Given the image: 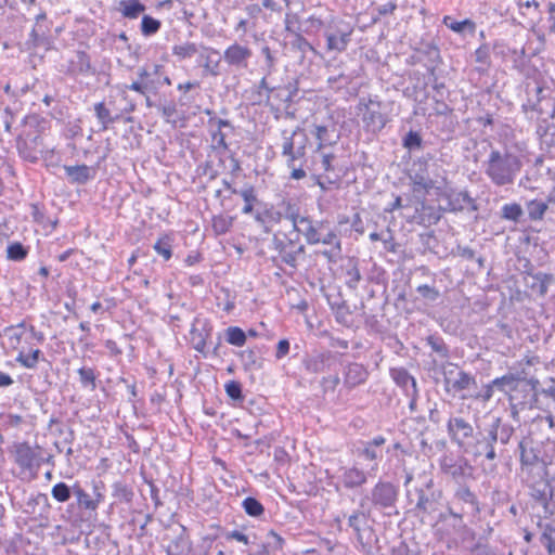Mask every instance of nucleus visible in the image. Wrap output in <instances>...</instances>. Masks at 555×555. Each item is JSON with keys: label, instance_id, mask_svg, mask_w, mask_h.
Segmentation results:
<instances>
[{"label": "nucleus", "instance_id": "9d476101", "mask_svg": "<svg viewBox=\"0 0 555 555\" xmlns=\"http://www.w3.org/2000/svg\"><path fill=\"white\" fill-rule=\"evenodd\" d=\"M40 447L33 448L27 441L14 442L9 452L21 473H28L33 478L37 477L43 459L39 453Z\"/></svg>", "mask_w": 555, "mask_h": 555}, {"label": "nucleus", "instance_id": "6ab92c4d", "mask_svg": "<svg viewBox=\"0 0 555 555\" xmlns=\"http://www.w3.org/2000/svg\"><path fill=\"white\" fill-rule=\"evenodd\" d=\"M352 31L353 29L345 23H340L335 27H330L325 31L327 50L344 52L351 41Z\"/></svg>", "mask_w": 555, "mask_h": 555}, {"label": "nucleus", "instance_id": "6e6552de", "mask_svg": "<svg viewBox=\"0 0 555 555\" xmlns=\"http://www.w3.org/2000/svg\"><path fill=\"white\" fill-rule=\"evenodd\" d=\"M260 88L268 89L267 106L274 108L275 105L281 103L286 104L289 107L298 95V80L287 79L286 82L276 83L274 77L267 79H260Z\"/></svg>", "mask_w": 555, "mask_h": 555}, {"label": "nucleus", "instance_id": "3c124183", "mask_svg": "<svg viewBox=\"0 0 555 555\" xmlns=\"http://www.w3.org/2000/svg\"><path fill=\"white\" fill-rule=\"evenodd\" d=\"M242 508L249 517L258 519L262 518L266 513L262 503L254 496L245 498L242 502Z\"/></svg>", "mask_w": 555, "mask_h": 555}, {"label": "nucleus", "instance_id": "e433bc0d", "mask_svg": "<svg viewBox=\"0 0 555 555\" xmlns=\"http://www.w3.org/2000/svg\"><path fill=\"white\" fill-rule=\"evenodd\" d=\"M339 228L340 233L353 241L360 240L365 232V224L359 214H354L351 221H341Z\"/></svg>", "mask_w": 555, "mask_h": 555}, {"label": "nucleus", "instance_id": "69168bd1", "mask_svg": "<svg viewBox=\"0 0 555 555\" xmlns=\"http://www.w3.org/2000/svg\"><path fill=\"white\" fill-rule=\"evenodd\" d=\"M59 261L64 262L70 260V264L81 266L83 264L86 257L85 254L78 248H69L66 251L57 256Z\"/></svg>", "mask_w": 555, "mask_h": 555}, {"label": "nucleus", "instance_id": "f8f14e48", "mask_svg": "<svg viewBox=\"0 0 555 555\" xmlns=\"http://www.w3.org/2000/svg\"><path fill=\"white\" fill-rule=\"evenodd\" d=\"M439 466L456 486L466 485L467 480L474 479L475 467L464 455L444 454L439 460Z\"/></svg>", "mask_w": 555, "mask_h": 555}, {"label": "nucleus", "instance_id": "ddd939ff", "mask_svg": "<svg viewBox=\"0 0 555 555\" xmlns=\"http://www.w3.org/2000/svg\"><path fill=\"white\" fill-rule=\"evenodd\" d=\"M211 541H203L194 545L186 528L182 526L181 532L173 538L166 547V555H209Z\"/></svg>", "mask_w": 555, "mask_h": 555}, {"label": "nucleus", "instance_id": "5fc2aeb1", "mask_svg": "<svg viewBox=\"0 0 555 555\" xmlns=\"http://www.w3.org/2000/svg\"><path fill=\"white\" fill-rule=\"evenodd\" d=\"M39 360H46L40 349H35L27 354L21 351L16 357V362L26 369H36Z\"/></svg>", "mask_w": 555, "mask_h": 555}, {"label": "nucleus", "instance_id": "c756f323", "mask_svg": "<svg viewBox=\"0 0 555 555\" xmlns=\"http://www.w3.org/2000/svg\"><path fill=\"white\" fill-rule=\"evenodd\" d=\"M525 285L531 289L532 294L538 296H545L548 286L555 282V276L553 274L538 272L535 274L528 273L524 278Z\"/></svg>", "mask_w": 555, "mask_h": 555}, {"label": "nucleus", "instance_id": "bb28decb", "mask_svg": "<svg viewBox=\"0 0 555 555\" xmlns=\"http://www.w3.org/2000/svg\"><path fill=\"white\" fill-rule=\"evenodd\" d=\"M137 75L144 83L149 94H156L162 87V66L152 64L138 69Z\"/></svg>", "mask_w": 555, "mask_h": 555}, {"label": "nucleus", "instance_id": "680f3d73", "mask_svg": "<svg viewBox=\"0 0 555 555\" xmlns=\"http://www.w3.org/2000/svg\"><path fill=\"white\" fill-rule=\"evenodd\" d=\"M275 216H278V214H275L273 209H268L266 207L263 209L258 207L254 212L255 220L266 230H268L269 224L279 222V217Z\"/></svg>", "mask_w": 555, "mask_h": 555}, {"label": "nucleus", "instance_id": "37998d69", "mask_svg": "<svg viewBox=\"0 0 555 555\" xmlns=\"http://www.w3.org/2000/svg\"><path fill=\"white\" fill-rule=\"evenodd\" d=\"M117 10L124 17L135 20L146 10V7L140 0H120Z\"/></svg>", "mask_w": 555, "mask_h": 555}, {"label": "nucleus", "instance_id": "39448f33", "mask_svg": "<svg viewBox=\"0 0 555 555\" xmlns=\"http://www.w3.org/2000/svg\"><path fill=\"white\" fill-rule=\"evenodd\" d=\"M399 491V486L396 483L379 479L360 500L359 507H367L371 512L377 511L388 517L397 515L399 513L397 507Z\"/></svg>", "mask_w": 555, "mask_h": 555}, {"label": "nucleus", "instance_id": "864d4df0", "mask_svg": "<svg viewBox=\"0 0 555 555\" xmlns=\"http://www.w3.org/2000/svg\"><path fill=\"white\" fill-rule=\"evenodd\" d=\"M77 373L79 375V382L83 388H88L91 391L95 390L98 378L95 369L82 366L78 369Z\"/></svg>", "mask_w": 555, "mask_h": 555}, {"label": "nucleus", "instance_id": "bf43d9fd", "mask_svg": "<svg viewBox=\"0 0 555 555\" xmlns=\"http://www.w3.org/2000/svg\"><path fill=\"white\" fill-rule=\"evenodd\" d=\"M29 544V540L25 539L22 533H14L4 542V553L7 555H17L24 544Z\"/></svg>", "mask_w": 555, "mask_h": 555}, {"label": "nucleus", "instance_id": "4c0bfd02", "mask_svg": "<svg viewBox=\"0 0 555 555\" xmlns=\"http://www.w3.org/2000/svg\"><path fill=\"white\" fill-rule=\"evenodd\" d=\"M260 53L263 56V62L260 66L261 78L270 79L273 77L274 72H276L279 63L278 51H273L269 46L264 44L261 47Z\"/></svg>", "mask_w": 555, "mask_h": 555}, {"label": "nucleus", "instance_id": "b1692460", "mask_svg": "<svg viewBox=\"0 0 555 555\" xmlns=\"http://www.w3.org/2000/svg\"><path fill=\"white\" fill-rule=\"evenodd\" d=\"M343 375L344 387L348 390H352L356 387L366 383L370 376V372L364 364L350 362L344 367Z\"/></svg>", "mask_w": 555, "mask_h": 555}, {"label": "nucleus", "instance_id": "c85d7f7f", "mask_svg": "<svg viewBox=\"0 0 555 555\" xmlns=\"http://www.w3.org/2000/svg\"><path fill=\"white\" fill-rule=\"evenodd\" d=\"M367 479L369 473L357 466L341 468L339 476L343 487L347 490L361 488L367 482Z\"/></svg>", "mask_w": 555, "mask_h": 555}, {"label": "nucleus", "instance_id": "13d9d810", "mask_svg": "<svg viewBox=\"0 0 555 555\" xmlns=\"http://www.w3.org/2000/svg\"><path fill=\"white\" fill-rule=\"evenodd\" d=\"M162 28V22L151 15H143L140 24L141 34L144 37L154 36Z\"/></svg>", "mask_w": 555, "mask_h": 555}, {"label": "nucleus", "instance_id": "0eeeda50", "mask_svg": "<svg viewBox=\"0 0 555 555\" xmlns=\"http://www.w3.org/2000/svg\"><path fill=\"white\" fill-rule=\"evenodd\" d=\"M370 516L371 511L367 507H359L352 511L347 519V525L357 539L359 551L366 555L373 553L374 544L378 541L373 527L369 524Z\"/></svg>", "mask_w": 555, "mask_h": 555}, {"label": "nucleus", "instance_id": "8fccbe9b", "mask_svg": "<svg viewBox=\"0 0 555 555\" xmlns=\"http://www.w3.org/2000/svg\"><path fill=\"white\" fill-rule=\"evenodd\" d=\"M201 51V44H196L195 42L185 41L180 44H175L172 47V54L177 56L180 61L191 59L195 54H198Z\"/></svg>", "mask_w": 555, "mask_h": 555}, {"label": "nucleus", "instance_id": "7c9ffc66", "mask_svg": "<svg viewBox=\"0 0 555 555\" xmlns=\"http://www.w3.org/2000/svg\"><path fill=\"white\" fill-rule=\"evenodd\" d=\"M362 122L366 132L377 134L385 128L388 117L380 111L366 106L362 115Z\"/></svg>", "mask_w": 555, "mask_h": 555}, {"label": "nucleus", "instance_id": "473e14b6", "mask_svg": "<svg viewBox=\"0 0 555 555\" xmlns=\"http://www.w3.org/2000/svg\"><path fill=\"white\" fill-rule=\"evenodd\" d=\"M312 134L318 140L315 152H319L327 146H333L339 141V133L334 125H314Z\"/></svg>", "mask_w": 555, "mask_h": 555}, {"label": "nucleus", "instance_id": "4d7b16f0", "mask_svg": "<svg viewBox=\"0 0 555 555\" xmlns=\"http://www.w3.org/2000/svg\"><path fill=\"white\" fill-rule=\"evenodd\" d=\"M293 51L299 52L301 59H305L307 52L315 53L313 46L302 36V33H296L289 42Z\"/></svg>", "mask_w": 555, "mask_h": 555}, {"label": "nucleus", "instance_id": "a211bd4d", "mask_svg": "<svg viewBox=\"0 0 555 555\" xmlns=\"http://www.w3.org/2000/svg\"><path fill=\"white\" fill-rule=\"evenodd\" d=\"M253 51L247 46L234 42L222 54V60L234 70H243L248 67Z\"/></svg>", "mask_w": 555, "mask_h": 555}, {"label": "nucleus", "instance_id": "58836bf2", "mask_svg": "<svg viewBox=\"0 0 555 555\" xmlns=\"http://www.w3.org/2000/svg\"><path fill=\"white\" fill-rule=\"evenodd\" d=\"M94 114L99 124L101 125V131L107 130L111 125L121 119V114H113L112 111L106 106L105 102H99L94 104Z\"/></svg>", "mask_w": 555, "mask_h": 555}, {"label": "nucleus", "instance_id": "a878e982", "mask_svg": "<svg viewBox=\"0 0 555 555\" xmlns=\"http://www.w3.org/2000/svg\"><path fill=\"white\" fill-rule=\"evenodd\" d=\"M441 206L439 208L427 204L424 199L417 201L414 207L412 220L418 224L431 225L437 223L441 218Z\"/></svg>", "mask_w": 555, "mask_h": 555}, {"label": "nucleus", "instance_id": "09e8293b", "mask_svg": "<svg viewBox=\"0 0 555 555\" xmlns=\"http://www.w3.org/2000/svg\"><path fill=\"white\" fill-rule=\"evenodd\" d=\"M112 495L119 503H131L134 496L132 488L124 481H115L112 485Z\"/></svg>", "mask_w": 555, "mask_h": 555}, {"label": "nucleus", "instance_id": "cd10ccee", "mask_svg": "<svg viewBox=\"0 0 555 555\" xmlns=\"http://www.w3.org/2000/svg\"><path fill=\"white\" fill-rule=\"evenodd\" d=\"M335 357L331 351L320 352L307 356L302 365L308 373L319 374L330 371L332 363H334Z\"/></svg>", "mask_w": 555, "mask_h": 555}, {"label": "nucleus", "instance_id": "72a5a7b5", "mask_svg": "<svg viewBox=\"0 0 555 555\" xmlns=\"http://www.w3.org/2000/svg\"><path fill=\"white\" fill-rule=\"evenodd\" d=\"M529 480L532 499L547 511L550 505H552L551 499H548L550 482L542 478L538 480L533 474L529 477Z\"/></svg>", "mask_w": 555, "mask_h": 555}, {"label": "nucleus", "instance_id": "2eb2a0df", "mask_svg": "<svg viewBox=\"0 0 555 555\" xmlns=\"http://www.w3.org/2000/svg\"><path fill=\"white\" fill-rule=\"evenodd\" d=\"M526 92L527 100L521 105V109L525 113L534 112L542 116L547 113L548 108H551L550 103H555L551 98L550 88L543 85L537 83L532 88L528 85Z\"/></svg>", "mask_w": 555, "mask_h": 555}, {"label": "nucleus", "instance_id": "774afa93", "mask_svg": "<svg viewBox=\"0 0 555 555\" xmlns=\"http://www.w3.org/2000/svg\"><path fill=\"white\" fill-rule=\"evenodd\" d=\"M475 61L482 65V67H478L480 73H485L486 69L491 65L490 60V48L487 43L481 44L475 51Z\"/></svg>", "mask_w": 555, "mask_h": 555}, {"label": "nucleus", "instance_id": "aec40b11", "mask_svg": "<svg viewBox=\"0 0 555 555\" xmlns=\"http://www.w3.org/2000/svg\"><path fill=\"white\" fill-rule=\"evenodd\" d=\"M519 461L521 469L532 475L533 469L543 462L540 459V450L534 447V443L529 438H522L518 443Z\"/></svg>", "mask_w": 555, "mask_h": 555}, {"label": "nucleus", "instance_id": "dca6fc26", "mask_svg": "<svg viewBox=\"0 0 555 555\" xmlns=\"http://www.w3.org/2000/svg\"><path fill=\"white\" fill-rule=\"evenodd\" d=\"M16 146L23 159L35 164L40 159L43 151L42 137L31 131H23L17 138Z\"/></svg>", "mask_w": 555, "mask_h": 555}, {"label": "nucleus", "instance_id": "e2e57ef3", "mask_svg": "<svg viewBox=\"0 0 555 555\" xmlns=\"http://www.w3.org/2000/svg\"><path fill=\"white\" fill-rule=\"evenodd\" d=\"M225 339L230 345L242 347L246 343L247 334L238 326H229L225 330Z\"/></svg>", "mask_w": 555, "mask_h": 555}, {"label": "nucleus", "instance_id": "603ef678", "mask_svg": "<svg viewBox=\"0 0 555 555\" xmlns=\"http://www.w3.org/2000/svg\"><path fill=\"white\" fill-rule=\"evenodd\" d=\"M51 496L55 502L60 504L69 502V500L73 498L72 485H68L64 481L56 482L51 488Z\"/></svg>", "mask_w": 555, "mask_h": 555}, {"label": "nucleus", "instance_id": "79ce46f5", "mask_svg": "<svg viewBox=\"0 0 555 555\" xmlns=\"http://www.w3.org/2000/svg\"><path fill=\"white\" fill-rule=\"evenodd\" d=\"M548 206L547 203L542 199H530L525 201V212H526V221H540L543 219Z\"/></svg>", "mask_w": 555, "mask_h": 555}, {"label": "nucleus", "instance_id": "2f4dec72", "mask_svg": "<svg viewBox=\"0 0 555 555\" xmlns=\"http://www.w3.org/2000/svg\"><path fill=\"white\" fill-rule=\"evenodd\" d=\"M389 375L393 383L401 388L404 396L412 393L415 390H418L417 382L413 375L410 374V372L403 367H391L389 370Z\"/></svg>", "mask_w": 555, "mask_h": 555}, {"label": "nucleus", "instance_id": "de8ad7c7", "mask_svg": "<svg viewBox=\"0 0 555 555\" xmlns=\"http://www.w3.org/2000/svg\"><path fill=\"white\" fill-rule=\"evenodd\" d=\"M238 357L245 371H258L262 369L263 361L255 349H246L238 352Z\"/></svg>", "mask_w": 555, "mask_h": 555}, {"label": "nucleus", "instance_id": "052dcab7", "mask_svg": "<svg viewBox=\"0 0 555 555\" xmlns=\"http://www.w3.org/2000/svg\"><path fill=\"white\" fill-rule=\"evenodd\" d=\"M423 138L418 131L410 130L402 138V146L409 152L421 151L423 149Z\"/></svg>", "mask_w": 555, "mask_h": 555}, {"label": "nucleus", "instance_id": "49530a36", "mask_svg": "<svg viewBox=\"0 0 555 555\" xmlns=\"http://www.w3.org/2000/svg\"><path fill=\"white\" fill-rule=\"evenodd\" d=\"M442 24L446 25L452 31L463 35L465 31L469 34H474L476 31V23L470 18H465L463 21H455L451 16H443Z\"/></svg>", "mask_w": 555, "mask_h": 555}, {"label": "nucleus", "instance_id": "9b49d317", "mask_svg": "<svg viewBox=\"0 0 555 555\" xmlns=\"http://www.w3.org/2000/svg\"><path fill=\"white\" fill-rule=\"evenodd\" d=\"M440 201L443 203L441 209L450 212L476 214L479 210L477 199L470 196L467 190H459L454 188H446L439 194Z\"/></svg>", "mask_w": 555, "mask_h": 555}, {"label": "nucleus", "instance_id": "f257e3e1", "mask_svg": "<svg viewBox=\"0 0 555 555\" xmlns=\"http://www.w3.org/2000/svg\"><path fill=\"white\" fill-rule=\"evenodd\" d=\"M447 433L453 444L475 461L481 460L483 470L494 473L498 461L506 453V447L515 435V427L501 417H494L485 427L473 424L464 416H451Z\"/></svg>", "mask_w": 555, "mask_h": 555}, {"label": "nucleus", "instance_id": "c03bdc74", "mask_svg": "<svg viewBox=\"0 0 555 555\" xmlns=\"http://www.w3.org/2000/svg\"><path fill=\"white\" fill-rule=\"evenodd\" d=\"M292 223L297 232L306 235L308 243H321L310 219L299 216L297 219H294ZM322 243H327V241L323 240Z\"/></svg>", "mask_w": 555, "mask_h": 555}, {"label": "nucleus", "instance_id": "f3484780", "mask_svg": "<svg viewBox=\"0 0 555 555\" xmlns=\"http://www.w3.org/2000/svg\"><path fill=\"white\" fill-rule=\"evenodd\" d=\"M65 74L70 77H87L96 75L98 70L92 64L91 55L86 50L78 49L68 60Z\"/></svg>", "mask_w": 555, "mask_h": 555}, {"label": "nucleus", "instance_id": "20e7f679", "mask_svg": "<svg viewBox=\"0 0 555 555\" xmlns=\"http://www.w3.org/2000/svg\"><path fill=\"white\" fill-rule=\"evenodd\" d=\"M480 502L477 494L467 485L456 486L451 500L447 503V509L438 515L439 522H446L450 518L454 527H464V517L476 518L480 514Z\"/></svg>", "mask_w": 555, "mask_h": 555}, {"label": "nucleus", "instance_id": "393cba45", "mask_svg": "<svg viewBox=\"0 0 555 555\" xmlns=\"http://www.w3.org/2000/svg\"><path fill=\"white\" fill-rule=\"evenodd\" d=\"M211 332L212 326L208 321L199 322L198 320H195L190 332L192 347L205 358L208 357L206 345Z\"/></svg>", "mask_w": 555, "mask_h": 555}, {"label": "nucleus", "instance_id": "6e6d98bb", "mask_svg": "<svg viewBox=\"0 0 555 555\" xmlns=\"http://www.w3.org/2000/svg\"><path fill=\"white\" fill-rule=\"evenodd\" d=\"M425 340L427 346L430 347L431 351L437 353L441 359L449 358L450 350L442 337L439 335H429Z\"/></svg>", "mask_w": 555, "mask_h": 555}, {"label": "nucleus", "instance_id": "ea45409f", "mask_svg": "<svg viewBox=\"0 0 555 555\" xmlns=\"http://www.w3.org/2000/svg\"><path fill=\"white\" fill-rule=\"evenodd\" d=\"M274 211L278 214L276 217H279V221L284 217L293 222L294 219H297L300 216L298 202L292 197H283L278 204V210Z\"/></svg>", "mask_w": 555, "mask_h": 555}, {"label": "nucleus", "instance_id": "a19ab883", "mask_svg": "<svg viewBox=\"0 0 555 555\" xmlns=\"http://www.w3.org/2000/svg\"><path fill=\"white\" fill-rule=\"evenodd\" d=\"M418 54L428 61L427 69L430 76L436 75V67L442 62L439 48L434 43H425L417 50Z\"/></svg>", "mask_w": 555, "mask_h": 555}, {"label": "nucleus", "instance_id": "f03ea898", "mask_svg": "<svg viewBox=\"0 0 555 555\" xmlns=\"http://www.w3.org/2000/svg\"><path fill=\"white\" fill-rule=\"evenodd\" d=\"M482 155L487 157L481 160V170L494 186L506 188L515 183L522 168V160L517 154L483 140L475 154V160L478 162Z\"/></svg>", "mask_w": 555, "mask_h": 555}, {"label": "nucleus", "instance_id": "0e129e2a", "mask_svg": "<svg viewBox=\"0 0 555 555\" xmlns=\"http://www.w3.org/2000/svg\"><path fill=\"white\" fill-rule=\"evenodd\" d=\"M333 313L337 323L345 327L353 326L352 312L347 302H340V307H337V310Z\"/></svg>", "mask_w": 555, "mask_h": 555}, {"label": "nucleus", "instance_id": "1a4fd4ad", "mask_svg": "<svg viewBox=\"0 0 555 555\" xmlns=\"http://www.w3.org/2000/svg\"><path fill=\"white\" fill-rule=\"evenodd\" d=\"M105 486L101 480L92 481V493H89L83 485L76 480L72 485V493L74 498V502L69 504V507L73 509H78L80 512H95L99 506L104 502L105 495L104 490Z\"/></svg>", "mask_w": 555, "mask_h": 555}, {"label": "nucleus", "instance_id": "412c9836", "mask_svg": "<svg viewBox=\"0 0 555 555\" xmlns=\"http://www.w3.org/2000/svg\"><path fill=\"white\" fill-rule=\"evenodd\" d=\"M222 56L219 51L212 47L201 44V51L198 53V64L203 67L205 75L211 77H218L221 75L220 63Z\"/></svg>", "mask_w": 555, "mask_h": 555}, {"label": "nucleus", "instance_id": "4be33fe9", "mask_svg": "<svg viewBox=\"0 0 555 555\" xmlns=\"http://www.w3.org/2000/svg\"><path fill=\"white\" fill-rule=\"evenodd\" d=\"M386 443L385 437L375 436L369 441L362 442V447L357 448V455L365 461L374 462L371 470H376L378 462L383 459V446Z\"/></svg>", "mask_w": 555, "mask_h": 555}, {"label": "nucleus", "instance_id": "f704fd0d", "mask_svg": "<svg viewBox=\"0 0 555 555\" xmlns=\"http://www.w3.org/2000/svg\"><path fill=\"white\" fill-rule=\"evenodd\" d=\"M282 155L286 157V166L292 167L294 163L306 156V147L295 146L293 137H287V131L283 130Z\"/></svg>", "mask_w": 555, "mask_h": 555}, {"label": "nucleus", "instance_id": "423d86ee", "mask_svg": "<svg viewBox=\"0 0 555 555\" xmlns=\"http://www.w3.org/2000/svg\"><path fill=\"white\" fill-rule=\"evenodd\" d=\"M410 503L415 504L418 513L430 515L443 506V492L435 486L431 477H425L423 482L413 490L406 491Z\"/></svg>", "mask_w": 555, "mask_h": 555}, {"label": "nucleus", "instance_id": "5701e85b", "mask_svg": "<svg viewBox=\"0 0 555 555\" xmlns=\"http://www.w3.org/2000/svg\"><path fill=\"white\" fill-rule=\"evenodd\" d=\"M65 178L72 185H85L95 179L98 175V167H90L88 165H64Z\"/></svg>", "mask_w": 555, "mask_h": 555}, {"label": "nucleus", "instance_id": "a18cd8bd", "mask_svg": "<svg viewBox=\"0 0 555 555\" xmlns=\"http://www.w3.org/2000/svg\"><path fill=\"white\" fill-rule=\"evenodd\" d=\"M23 124V131H31L33 133H39L40 137H42V133H44L50 128V121L38 114L27 115L24 118Z\"/></svg>", "mask_w": 555, "mask_h": 555}, {"label": "nucleus", "instance_id": "4468645a", "mask_svg": "<svg viewBox=\"0 0 555 555\" xmlns=\"http://www.w3.org/2000/svg\"><path fill=\"white\" fill-rule=\"evenodd\" d=\"M442 374L444 390L453 397L472 387H476V378L470 373L459 370L456 364L449 363L448 366L443 369Z\"/></svg>", "mask_w": 555, "mask_h": 555}, {"label": "nucleus", "instance_id": "7ed1b4c3", "mask_svg": "<svg viewBox=\"0 0 555 555\" xmlns=\"http://www.w3.org/2000/svg\"><path fill=\"white\" fill-rule=\"evenodd\" d=\"M496 389L507 396L511 406V414L514 420L524 410L540 408L539 385L535 377L528 378L525 370L507 372L501 377L493 379Z\"/></svg>", "mask_w": 555, "mask_h": 555}, {"label": "nucleus", "instance_id": "338daca9", "mask_svg": "<svg viewBox=\"0 0 555 555\" xmlns=\"http://www.w3.org/2000/svg\"><path fill=\"white\" fill-rule=\"evenodd\" d=\"M237 195H240L244 204H254V205H262L261 201L258 198L256 188L250 183H245L242 189H240Z\"/></svg>", "mask_w": 555, "mask_h": 555}, {"label": "nucleus", "instance_id": "c9c22d12", "mask_svg": "<svg viewBox=\"0 0 555 555\" xmlns=\"http://www.w3.org/2000/svg\"><path fill=\"white\" fill-rule=\"evenodd\" d=\"M500 218L516 224L526 223V212L524 206L516 202H509L500 208Z\"/></svg>", "mask_w": 555, "mask_h": 555}]
</instances>
